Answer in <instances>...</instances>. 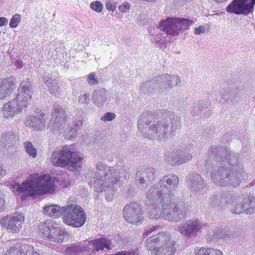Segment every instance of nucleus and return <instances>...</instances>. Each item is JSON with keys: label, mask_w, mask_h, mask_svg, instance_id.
Segmentation results:
<instances>
[{"label": "nucleus", "mask_w": 255, "mask_h": 255, "mask_svg": "<svg viewBox=\"0 0 255 255\" xmlns=\"http://www.w3.org/2000/svg\"><path fill=\"white\" fill-rule=\"evenodd\" d=\"M178 183L176 175L169 174L150 188L146 197L149 201H154L149 208L150 218L179 222L186 216L187 209L185 203L175 198Z\"/></svg>", "instance_id": "obj_1"}, {"label": "nucleus", "mask_w": 255, "mask_h": 255, "mask_svg": "<svg viewBox=\"0 0 255 255\" xmlns=\"http://www.w3.org/2000/svg\"><path fill=\"white\" fill-rule=\"evenodd\" d=\"M218 154L220 156L218 168L212 172L211 181L221 187H238L245 179L246 175L239 164L238 155L225 148L219 150Z\"/></svg>", "instance_id": "obj_2"}, {"label": "nucleus", "mask_w": 255, "mask_h": 255, "mask_svg": "<svg viewBox=\"0 0 255 255\" xmlns=\"http://www.w3.org/2000/svg\"><path fill=\"white\" fill-rule=\"evenodd\" d=\"M148 116L146 113L142 114L138 121L137 127L142 135L150 140H164L173 137L174 132L180 127L179 119L172 114L152 124L147 120Z\"/></svg>", "instance_id": "obj_3"}, {"label": "nucleus", "mask_w": 255, "mask_h": 255, "mask_svg": "<svg viewBox=\"0 0 255 255\" xmlns=\"http://www.w3.org/2000/svg\"><path fill=\"white\" fill-rule=\"evenodd\" d=\"M210 205L224 210L229 208L233 213H255V198L252 195H241L234 191H225L215 194L210 199Z\"/></svg>", "instance_id": "obj_4"}, {"label": "nucleus", "mask_w": 255, "mask_h": 255, "mask_svg": "<svg viewBox=\"0 0 255 255\" xmlns=\"http://www.w3.org/2000/svg\"><path fill=\"white\" fill-rule=\"evenodd\" d=\"M57 182L58 181L49 174L39 175L34 173L29 175L21 184L12 183L10 188L15 189L18 194H24L32 197L53 193L56 188Z\"/></svg>", "instance_id": "obj_5"}, {"label": "nucleus", "mask_w": 255, "mask_h": 255, "mask_svg": "<svg viewBox=\"0 0 255 255\" xmlns=\"http://www.w3.org/2000/svg\"><path fill=\"white\" fill-rule=\"evenodd\" d=\"M195 21L192 19L179 17H168L160 21L159 24L160 30H162L163 33L157 32L156 34H152V39L157 44H162L170 40L168 35L172 36H178L189 28Z\"/></svg>", "instance_id": "obj_6"}, {"label": "nucleus", "mask_w": 255, "mask_h": 255, "mask_svg": "<svg viewBox=\"0 0 255 255\" xmlns=\"http://www.w3.org/2000/svg\"><path fill=\"white\" fill-rule=\"evenodd\" d=\"M98 170L93 177V186L98 192L102 191H112L114 184L120 180L119 174L123 172V169L116 170L114 167L106 168L105 165L101 161L96 163Z\"/></svg>", "instance_id": "obj_7"}, {"label": "nucleus", "mask_w": 255, "mask_h": 255, "mask_svg": "<svg viewBox=\"0 0 255 255\" xmlns=\"http://www.w3.org/2000/svg\"><path fill=\"white\" fill-rule=\"evenodd\" d=\"M50 160L54 166L67 167L69 170L75 171L81 167L82 158L75 146L70 145L54 151Z\"/></svg>", "instance_id": "obj_8"}, {"label": "nucleus", "mask_w": 255, "mask_h": 255, "mask_svg": "<svg viewBox=\"0 0 255 255\" xmlns=\"http://www.w3.org/2000/svg\"><path fill=\"white\" fill-rule=\"evenodd\" d=\"M146 248L153 255H173L176 251L175 242L169 234L163 232L148 238Z\"/></svg>", "instance_id": "obj_9"}, {"label": "nucleus", "mask_w": 255, "mask_h": 255, "mask_svg": "<svg viewBox=\"0 0 255 255\" xmlns=\"http://www.w3.org/2000/svg\"><path fill=\"white\" fill-rule=\"evenodd\" d=\"M52 128L61 132L64 128V136L65 139L74 140L77 134V129L70 125V118H67L65 111L59 105L53 106L51 113Z\"/></svg>", "instance_id": "obj_10"}, {"label": "nucleus", "mask_w": 255, "mask_h": 255, "mask_svg": "<svg viewBox=\"0 0 255 255\" xmlns=\"http://www.w3.org/2000/svg\"><path fill=\"white\" fill-rule=\"evenodd\" d=\"M114 246L111 240L106 238L100 239L85 241L84 244L78 243L71 245L67 249V253L70 255H77L84 251L92 250L91 255H96V252L102 251L104 249H112Z\"/></svg>", "instance_id": "obj_11"}, {"label": "nucleus", "mask_w": 255, "mask_h": 255, "mask_svg": "<svg viewBox=\"0 0 255 255\" xmlns=\"http://www.w3.org/2000/svg\"><path fill=\"white\" fill-rule=\"evenodd\" d=\"M63 222L73 227L82 226L86 221V216L83 209L75 202H71L70 198L67 205L63 207Z\"/></svg>", "instance_id": "obj_12"}, {"label": "nucleus", "mask_w": 255, "mask_h": 255, "mask_svg": "<svg viewBox=\"0 0 255 255\" xmlns=\"http://www.w3.org/2000/svg\"><path fill=\"white\" fill-rule=\"evenodd\" d=\"M123 215L128 223L138 225L143 221L142 212L140 205L137 202H131L126 205L123 210Z\"/></svg>", "instance_id": "obj_13"}, {"label": "nucleus", "mask_w": 255, "mask_h": 255, "mask_svg": "<svg viewBox=\"0 0 255 255\" xmlns=\"http://www.w3.org/2000/svg\"><path fill=\"white\" fill-rule=\"evenodd\" d=\"M255 0H233L226 10L236 14H248L254 11Z\"/></svg>", "instance_id": "obj_14"}, {"label": "nucleus", "mask_w": 255, "mask_h": 255, "mask_svg": "<svg viewBox=\"0 0 255 255\" xmlns=\"http://www.w3.org/2000/svg\"><path fill=\"white\" fill-rule=\"evenodd\" d=\"M24 217L21 213L16 212L13 215L5 216L0 220L2 226L10 232H18L24 222Z\"/></svg>", "instance_id": "obj_15"}, {"label": "nucleus", "mask_w": 255, "mask_h": 255, "mask_svg": "<svg viewBox=\"0 0 255 255\" xmlns=\"http://www.w3.org/2000/svg\"><path fill=\"white\" fill-rule=\"evenodd\" d=\"M205 225L198 220H190L178 226V231L182 235L191 237L201 232Z\"/></svg>", "instance_id": "obj_16"}, {"label": "nucleus", "mask_w": 255, "mask_h": 255, "mask_svg": "<svg viewBox=\"0 0 255 255\" xmlns=\"http://www.w3.org/2000/svg\"><path fill=\"white\" fill-rule=\"evenodd\" d=\"M25 108L22 104L14 99L3 105L2 112L5 118H12L21 113Z\"/></svg>", "instance_id": "obj_17"}, {"label": "nucleus", "mask_w": 255, "mask_h": 255, "mask_svg": "<svg viewBox=\"0 0 255 255\" xmlns=\"http://www.w3.org/2000/svg\"><path fill=\"white\" fill-rule=\"evenodd\" d=\"M17 95L15 98L21 105L22 104L24 108L31 99L32 92L30 84L27 81H23L20 84L18 89Z\"/></svg>", "instance_id": "obj_18"}, {"label": "nucleus", "mask_w": 255, "mask_h": 255, "mask_svg": "<svg viewBox=\"0 0 255 255\" xmlns=\"http://www.w3.org/2000/svg\"><path fill=\"white\" fill-rule=\"evenodd\" d=\"M157 81L158 82L160 91L166 90L179 85L180 79L178 76L170 75L167 73L157 77Z\"/></svg>", "instance_id": "obj_19"}, {"label": "nucleus", "mask_w": 255, "mask_h": 255, "mask_svg": "<svg viewBox=\"0 0 255 255\" xmlns=\"http://www.w3.org/2000/svg\"><path fill=\"white\" fill-rule=\"evenodd\" d=\"M188 183L191 191L196 194H202L206 189V184L199 174L192 173L190 175Z\"/></svg>", "instance_id": "obj_20"}, {"label": "nucleus", "mask_w": 255, "mask_h": 255, "mask_svg": "<svg viewBox=\"0 0 255 255\" xmlns=\"http://www.w3.org/2000/svg\"><path fill=\"white\" fill-rule=\"evenodd\" d=\"M17 84L16 79L11 76L0 81V100H3L10 96Z\"/></svg>", "instance_id": "obj_21"}, {"label": "nucleus", "mask_w": 255, "mask_h": 255, "mask_svg": "<svg viewBox=\"0 0 255 255\" xmlns=\"http://www.w3.org/2000/svg\"><path fill=\"white\" fill-rule=\"evenodd\" d=\"M47 118L45 115L41 113L38 116H30L25 121L26 127L32 128L34 130H42L45 128V121Z\"/></svg>", "instance_id": "obj_22"}, {"label": "nucleus", "mask_w": 255, "mask_h": 255, "mask_svg": "<svg viewBox=\"0 0 255 255\" xmlns=\"http://www.w3.org/2000/svg\"><path fill=\"white\" fill-rule=\"evenodd\" d=\"M155 177L154 169L151 167H147L136 173V179L140 184H148Z\"/></svg>", "instance_id": "obj_23"}, {"label": "nucleus", "mask_w": 255, "mask_h": 255, "mask_svg": "<svg viewBox=\"0 0 255 255\" xmlns=\"http://www.w3.org/2000/svg\"><path fill=\"white\" fill-rule=\"evenodd\" d=\"M69 237L68 232L59 227H54L51 230V234L48 236V240L57 243H62L65 239Z\"/></svg>", "instance_id": "obj_24"}, {"label": "nucleus", "mask_w": 255, "mask_h": 255, "mask_svg": "<svg viewBox=\"0 0 255 255\" xmlns=\"http://www.w3.org/2000/svg\"><path fill=\"white\" fill-rule=\"evenodd\" d=\"M43 81L48 87L50 93L55 96H59L61 93V89L59 86V84L52 77L50 73L47 72L43 75Z\"/></svg>", "instance_id": "obj_25"}, {"label": "nucleus", "mask_w": 255, "mask_h": 255, "mask_svg": "<svg viewBox=\"0 0 255 255\" xmlns=\"http://www.w3.org/2000/svg\"><path fill=\"white\" fill-rule=\"evenodd\" d=\"M140 88V91L143 93H152L161 92L159 83L157 81V77L151 80L143 83Z\"/></svg>", "instance_id": "obj_26"}, {"label": "nucleus", "mask_w": 255, "mask_h": 255, "mask_svg": "<svg viewBox=\"0 0 255 255\" xmlns=\"http://www.w3.org/2000/svg\"><path fill=\"white\" fill-rule=\"evenodd\" d=\"M44 214L49 217L57 219L61 215H63V207H60L57 205H50L46 206L43 209Z\"/></svg>", "instance_id": "obj_27"}, {"label": "nucleus", "mask_w": 255, "mask_h": 255, "mask_svg": "<svg viewBox=\"0 0 255 255\" xmlns=\"http://www.w3.org/2000/svg\"><path fill=\"white\" fill-rule=\"evenodd\" d=\"M54 222L51 220H46L45 222H41L38 225V230L45 236L48 239V236L51 234V230L54 228Z\"/></svg>", "instance_id": "obj_28"}, {"label": "nucleus", "mask_w": 255, "mask_h": 255, "mask_svg": "<svg viewBox=\"0 0 255 255\" xmlns=\"http://www.w3.org/2000/svg\"><path fill=\"white\" fill-rule=\"evenodd\" d=\"M221 98L226 102H238L240 98L238 97V92L235 90H226L221 95Z\"/></svg>", "instance_id": "obj_29"}, {"label": "nucleus", "mask_w": 255, "mask_h": 255, "mask_svg": "<svg viewBox=\"0 0 255 255\" xmlns=\"http://www.w3.org/2000/svg\"><path fill=\"white\" fill-rule=\"evenodd\" d=\"M94 104L97 106L103 105L107 101V92L105 89L96 91L93 95Z\"/></svg>", "instance_id": "obj_30"}, {"label": "nucleus", "mask_w": 255, "mask_h": 255, "mask_svg": "<svg viewBox=\"0 0 255 255\" xmlns=\"http://www.w3.org/2000/svg\"><path fill=\"white\" fill-rule=\"evenodd\" d=\"M177 164L180 165L190 160L192 155L187 152L183 150L176 149Z\"/></svg>", "instance_id": "obj_31"}, {"label": "nucleus", "mask_w": 255, "mask_h": 255, "mask_svg": "<svg viewBox=\"0 0 255 255\" xmlns=\"http://www.w3.org/2000/svg\"><path fill=\"white\" fill-rule=\"evenodd\" d=\"M177 158L176 149L167 151L165 153L164 156V159L165 161L168 163V164L173 166L177 165Z\"/></svg>", "instance_id": "obj_32"}, {"label": "nucleus", "mask_w": 255, "mask_h": 255, "mask_svg": "<svg viewBox=\"0 0 255 255\" xmlns=\"http://www.w3.org/2000/svg\"><path fill=\"white\" fill-rule=\"evenodd\" d=\"M196 255H223V253L219 250L201 248L196 252Z\"/></svg>", "instance_id": "obj_33"}, {"label": "nucleus", "mask_w": 255, "mask_h": 255, "mask_svg": "<svg viewBox=\"0 0 255 255\" xmlns=\"http://www.w3.org/2000/svg\"><path fill=\"white\" fill-rule=\"evenodd\" d=\"M24 245L16 244L8 250L4 255H23V247Z\"/></svg>", "instance_id": "obj_34"}, {"label": "nucleus", "mask_w": 255, "mask_h": 255, "mask_svg": "<svg viewBox=\"0 0 255 255\" xmlns=\"http://www.w3.org/2000/svg\"><path fill=\"white\" fill-rule=\"evenodd\" d=\"M24 147L29 157L32 158H35L36 157L37 150L31 142H25L24 143Z\"/></svg>", "instance_id": "obj_35"}, {"label": "nucleus", "mask_w": 255, "mask_h": 255, "mask_svg": "<svg viewBox=\"0 0 255 255\" xmlns=\"http://www.w3.org/2000/svg\"><path fill=\"white\" fill-rule=\"evenodd\" d=\"M23 255H40L39 253L35 251L34 248L28 245H24L23 247Z\"/></svg>", "instance_id": "obj_36"}, {"label": "nucleus", "mask_w": 255, "mask_h": 255, "mask_svg": "<svg viewBox=\"0 0 255 255\" xmlns=\"http://www.w3.org/2000/svg\"><path fill=\"white\" fill-rule=\"evenodd\" d=\"M21 21V17L19 14H15L11 18L9 26L11 28H15Z\"/></svg>", "instance_id": "obj_37"}, {"label": "nucleus", "mask_w": 255, "mask_h": 255, "mask_svg": "<svg viewBox=\"0 0 255 255\" xmlns=\"http://www.w3.org/2000/svg\"><path fill=\"white\" fill-rule=\"evenodd\" d=\"M91 8L97 12H101L103 9V5L98 1L92 2L90 4Z\"/></svg>", "instance_id": "obj_38"}, {"label": "nucleus", "mask_w": 255, "mask_h": 255, "mask_svg": "<svg viewBox=\"0 0 255 255\" xmlns=\"http://www.w3.org/2000/svg\"><path fill=\"white\" fill-rule=\"evenodd\" d=\"M89 97V94L86 93L80 95L78 98V103L81 105H87L90 101Z\"/></svg>", "instance_id": "obj_39"}, {"label": "nucleus", "mask_w": 255, "mask_h": 255, "mask_svg": "<svg viewBox=\"0 0 255 255\" xmlns=\"http://www.w3.org/2000/svg\"><path fill=\"white\" fill-rule=\"evenodd\" d=\"M15 136L11 132H7L2 135V139L4 140L5 142H11L15 140ZM4 143V141H2Z\"/></svg>", "instance_id": "obj_40"}, {"label": "nucleus", "mask_w": 255, "mask_h": 255, "mask_svg": "<svg viewBox=\"0 0 255 255\" xmlns=\"http://www.w3.org/2000/svg\"><path fill=\"white\" fill-rule=\"evenodd\" d=\"M208 27V24L200 25V26L195 28L194 33L195 35L202 34L205 33Z\"/></svg>", "instance_id": "obj_41"}, {"label": "nucleus", "mask_w": 255, "mask_h": 255, "mask_svg": "<svg viewBox=\"0 0 255 255\" xmlns=\"http://www.w3.org/2000/svg\"><path fill=\"white\" fill-rule=\"evenodd\" d=\"M116 118V115L113 113H106L103 116L101 117V120L104 122L111 121Z\"/></svg>", "instance_id": "obj_42"}, {"label": "nucleus", "mask_w": 255, "mask_h": 255, "mask_svg": "<svg viewBox=\"0 0 255 255\" xmlns=\"http://www.w3.org/2000/svg\"><path fill=\"white\" fill-rule=\"evenodd\" d=\"M87 81L88 83L91 85H95L98 82V80L95 77V75L94 73H90L87 78Z\"/></svg>", "instance_id": "obj_43"}, {"label": "nucleus", "mask_w": 255, "mask_h": 255, "mask_svg": "<svg viewBox=\"0 0 255 255\" xmlns=\"http://www.w3.org/2000/svg\"><path fill=\"white\" fill-rule=\"evenodd\" d=\"M106 8L111 11H114L116 9V5L114 2L111 0H108L106 4Z\"/></svg>", "instance_id": "obj_44"}, {"label": "nucleus", "mask_w": 255, "mask_h": 255, "mask_svg": "<svg viewBox=\"0 0 255 255\" xmlns=\"http://www.w3.org/2000/svg\"><path fill=\"white\" fill-rule=\"evenodd\" d=\"M130 4L128 2H124L119 6V10L122 12H126L129 9Z\"/></svg>", "instance_id": "obj_45"}, {"label": "nucleus", "mask_w": 255, "mask_h": 255, "mask_svg": "<svg viewBox=\"0 0 255 255\" xmlns=\"http://www.w3.org/2000/svg\"><path fill=\"white\" fill-rule=\"evenodd\" d=\"M5 207V202L3 198L2 193L0 192V212L3 211Z\"/></svg>", "instance_id": "obj_46"}, {"label": "nucleus", "mask_w": 255, "mask_h": 255, "mask_svg": "<svg viewBox=\"0 0 255 255\" xmlns=\"http://www.w3.org/2000/svg\"><path fill=\"white\" fill-rule=\"evenodd\" d=\"M96 138H97V137L94 134L87 136V139L86 142L88 144H94L96 141Z\"/></svg>", "instance_id": "obj_47"}, {"label": "nucleus", "mask_w": 255, "mask_h": 255, "mask_svg": "<svg viewBox=\"0 0 255 255\" xmlns=\"http://www.w3.org/2000/svg\"><path fill=\"white\" fill-rule=\"evenodd\" d=\"M156 229L155 227H149L145 230L143 235V238L147 237L150 234L152 233Z\"/></svg>", "instance_id": "obj_48"}, {"label": "nucleus", "mask_w": 255, "mask_h": 255, "mask_svg": "<svg viewBox=\"0 0 255 255\" xmlns=\"http://www.w3.org/2000/svg\"><path fill=\"white\" fill-rule=\"evenodd\" d=\"M70 125L71 124H70ZM72 127L74 126V128H80V127L82 125V122L80 120H75L74 122H73V124H72Z\"/></svg>", "instance_id": "obj_49"}, {"label": "nucleus", "mask_w": 255, "mask_h": 255, "mask_svg": "<svg viewBox=\"0 0 255 255\" xmlns=\"http://www.w3.org/2000/svg\"><path fill=\"white\" fill-rule=\"evenodd\" d=\"M8 19L6 17H0V26L6 25L8 23Z\"/></svg>", "instance_id": "obj_50"}, {"label": "nucleus", "mask_w": 255, "mask_h": 255, "mask_svg": "<svg viewBox=\"0 0 255 255\" xmlns=\"http://www.w3.org/2000/svg\"><path fill=\"white\" fill-rule=\"evenodd\" d=\"M15 65L17 68L20 69L23 67V63L22 61H21L20 59H18L15 60Z\"/></svg>", "instance_id": "obj_51"}, {"label": "nucleus", "mask_w": 255, "mask_h": 255, "mask_svg": "<svg viewBox=\"0 0 255 255\" xmlns=\"http://www.w3.org/2000/svg\"><path fill=\"white\" fill-rule=\"evenodd\" d=\"M112 194L113 193H112L110 195L106 196V199L107 201H111L113 199V196L112 195Z\"/></svg>", "instance_id": "obj_52"}, {"label": "nucleus", "mask_w": 255, "mask_h": 255, "mask_svg": "<svg viewBox=\"0 0 255 255\" xmlns=\"http://www.w3.org/2000/svg\"><path fill=\"white\" fill-rule=\"evenodd\" d=\"M6 174V170H1V172H0V177L4 176Z\"/></svg>", "instance_id": "obj_53"}, {"label": "nucleus", "mask_w": 255, "mask_h": 255, "mask_svg": "<svg viewBox=\"0 0 255 255\" xmlns=\"http://www.w3.org/2000/svg\"><path fill=\"white\" fill-rule=\"evenodd\" d=\"M6 170L5 169H3L1 166L0 165V172H1V170Z\"/></svg>", "instance_id": "obj_54"}, {"label": "nucleus", "mask_w": 255, "mask_h": 255, "mask_svg": "<svg viewBox=\"0 0 255 255\" xmlns=\"http://www.w3.org/2000/svg\"><path fill=\"white\" fill-rule=\"evenodd\" d=\"M21 199L22 200H24L25 199V197L23 195H22Z\"/></svg>", "instance_id": "obj_55"}]
</instances>
